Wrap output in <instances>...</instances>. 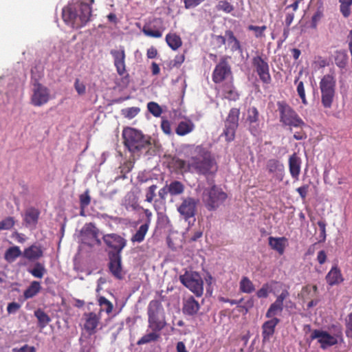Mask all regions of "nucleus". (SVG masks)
Listing matches in <instances>:
<instances>
[{
  "label": "nucleus",
  "mask_w": 352,
  "mask_h": 352,
  "mask_svg": "<svg viewBox=\"0 0 352 352\" xmlns=\"http://www.w3.org/2000/svg\"><path fill=\"white\" fill-rule=\"evenodd\" d=\"M252 65L263 83L267 85L271 83L272 77L267 58H264L261 56H254L252 59Z\"/></svg>",
  "instance_id": "obj_10"
},
{
  "label": "nucleus",
  "mask_w": 352,
  "mask_h": 352,
  "mask_svg": "<svg viewBox=\"0 0 352 352\" xmlns=\"http://www.w3.org/2000/svg\"><path fill=\"white\" fill-rule=\"evenodd\" d=\"M270 290V287L268 283H265L263 285L261 289H259L256 292V296L258 298H266Z\"/></svg>",
  "instance_id": "obj_57"
},
{
  "label": "nucleus",
  "mask_w": 352,
  "mask_h": 352,
  "mask_svg": "<svg viewBox=\"0 0 352 352\" xmlns=\"http://www.w3.org/2000/svg\"><path fill=\"white\" fill-rule=\"evenodd\" d=\"M200 306L194 297L190 296L184 301L182 311L184 314L188 316H194L199 310Z\"/></svg>",
  "instance_id": "obj_24"
},
{
  "label": "nucleus",
  "mask_w": 352,
  "mask_h": 352,
  "mask_svg": "<svg viewBox=\"0 0 352 352\" xmlns=\"http://www.w3.org/2000/svg\"><path fill=\"white\" fill-rule=\"evenodd\" d=\"M340 3V10L344 17L347 18L351 14L352 0H339Z\"/></svg>",
  "instance_id": "obj_44"
},
{
  "label": "nucleus",
  "mask_w": 352,
  "mask_h": 352,
  "mask_svg": "<svg viewBox=\"0 0 352 352\" xmlns=\"http://www.w3.org/2000/svg\"><path fill=\"white\" fill-rule=\"evenodd\" d=\"M301 159L296 153L290 155L289 158V170L292 178L298 179L300 173Z\"/></svg>",
  "instance_id": "obj_23"
},
{
  "label": "nucleus",
  "mask_w": 352,
  "mask_h": 352,
  "mask_svg": "<svg viewBox=\"0 0 352 352\" xmlns=\"http://www.w3.org/2000/svg\"><path fill=\"white\" fill-rule=\"evenodd\" d=\"M226 37L227 38L226 42L230 51L232 52H243V47L239 40L235 36L234 32L230 30L225 31Z\"/></svg>",
  "instance_id": "obj_25"
},
{
  "label": "nucleus",
  "mask_w": 352,
  "mask_h": 352,
  "mask_svg": "<svg viewBox=\"0 0 352 352\" xmlns=\"http://www.w3.org/2000/svg\"><path fill=\"white\" fill-rule=\"evenodd\" d=\"M85 319L84 328L89 336L96 333V329L98 326L101 316L100 313L94 312L85 313L83 315Z\"/></svg>",
  "instance_id": "obj_19"
},
{
  "label": "nucleus",
  "mask_w": 352,
  "mask_h": 352,
  "mask_svg": "<svg viewBox=\"0 0 352 352\" xmlns=\"http://www.w3.org/2000/svg\"><path fill=\"white\" fill-rule=\"evenodd\" d=\"M148 327L151 331H161L166 325L164 307L159 300L150 301L148 308Z\"/></svg>",
  "instance_id": "obj_3"
},
{
  "label": "nucleus",
  "mask_w": 352,
  "mask_h": 352,
  "mask_svg": "<svg viewBox=\"0 0 352 352\" xmlns=\"http://www.w3.org/2000/svg\"><path fill=\"white\" fill-rule=\"evenodd\" d=\"M226 199L227 194L216 185L206 188L203 193V201L209 210H214L218 208Z\"/></svg>",
  "instance_id": "obj_7"
},
{
  "label": "nucleus",
  "mask_w": 352,
  "mask_h": 352,
  "mask_svg": "<svg viewBox=\"0 0 352 352\" xmlns=\"http://www.w3.org/2000/svg\"><path fill=\"white\" fill-rule=\"evenodd\" d=\"M269 245L274 250L278 252L279 254L282 255L284 253L285 248L286 246V242L287 241V238L283 237H273L270 236Z\"/></svg>",
  "instance_id": "obj_28"
},
{
  "label": "nucleus",
  "mask_w": 352,
  "mask_h": 352,
  "mask_svg": "<svg viewBox=\"0 0 352 352\" xmlns=\"http://www.w3.org/2000/svg\"><path fill=\"white\" fill-rule=\"evenodd\" d=\"M167 45L173 50H177L182 45V41L179 36L175 33H168L166 36Z\"/></svg>",
  "instance_id": "obj_30"
},
{
  "label": "nucleus",
  "mask_w": 352,
  "mask_h": 352,
  "mask_svg": "<svg viewBox=\"0 0 352 352\" xmlns=\"http://www.w3.org/2000/svg\"><path fill=\"white\" fill-rule=\"evenodd\" d=\"M102 239L106 245L113 250L109 253H117L121 255L122 250L126 245V240L117 234H105Z\"/></svg>",
  "instance_id": "obj_13"
},
{
  "label": "nucleus",
  "mask_w": 352,
  "mask_h": 352,
  "mask_svg": "<svg viewBox=\"0 0 352 352\" xmlns=\"http://www.w3.org/2000/svg\"><path fill=\"white\" fill-rule=\"evenodd\" d=\"M217 9L219 11H223L225 13H230L234 10V6L226 0L219 1L217 5Z\"/></svg>",
  "instance_id": "obj_50"
},
{
  "label": "nucleus",
  "mask_w": 352,
  "mask_h": 352,
  "mask_svg": "<svg viewBox=\"0 0 352 352\" xmlns=\"http://www.w3.org/2000/svg\"><path fill=\"white\" fill-rule=\"evenodd\" d=\"M80 206L82 207H87L91 203V197L89 195V190H87L84 193L79 196Z\"/></svg>",
  "instance_id": "obj_56"
},
{
  "label": "nucleus",
  "mask_w": 352,
  "mask_h": 352,
  "mask_svg": "<svg viewBox=\"0 0 352 352\" xmlns=\"http://www.w3.org/2000/svg\"><path fill=\"white\" fill-rule=\"evenodd\" d=\"M148 111L155 117H159L162 113L161 107L155 102H150L147 104Z\"/></svg>",
  "instance_id": "obj_52"
},
{
  "label": "nucleus",
  "mask_w": 352,
  "mask_h": 352,
  "mask_svg": "<svg viewBox=\"0 0 352 352\" xmlns=\"http://www.w3.org/2000/svg\"><path fill=\"white\" fill-rule=\"evenodd\" d=\"M109 270L112 276L118 280L124 278V272L122 265V256L117 253H108Z\"/></svg>",
  "instance_id": "obj_15"
},
{
  "label": "nucleus",
  "mask_w": 352,
  "mask_h": 352,
  "mask_svg": "<svg viewBox=\"0 0 352 352\" xmlns=\"http://www.w3.org/2000/svg\"><path fill=\"white\" fill-rule=\"evenodd\" d=\"M21 305L16 302L8 303L7 306V312L8 314H16L20 309Z\"/></svg>",
  "instance_id": "obj_59"
},
{
  "label": "nucleus",
  "mask_w": 352,
  "mask_h": 352,
  "mask_svg": "<svg viewBox=\"0 0 352 352\" xmlns=\"http://www.w3.org/2000/svg\"><path fill=\"white\" fill-rule=\"evenodd\" d=\"M280 322L278 318H270L262 325V336L264 341L269 340L275 331V327Z\"/></svg>",
  "instance_id": "obj_21"
},
{
  "label": "nucleus",
  "mask_w": 352,
  "mask_h": 352,
  "mask_svg": "<svg viewBox=\"0 0 352 352\" xmlns=\"http://www.w3.org/2000/svg\"><path fill=\"white\" fill-rule=\"evenodd\" d=\"M180 282L196 296L200 297L204 293V281L200 274L196 272H186L179 276Z\"/></svg>",
  "instance_id": "obj_8"
},
{
  "label": "nucleus",
  "mask_w": 352,
  "mask_h": 352,
  "mask_svg": "<svg viewBox=\"0 0 352 352\" xmlns=\"http://www.w3.org/2000/svg\"><path fill=\"white\" fill-rule=\"evenodd\" d=\"M98 303L100 306V314L101 311H104L107 314L111 313L113 306V304L104 296H100L98 299Z\"/></svg>",
  "instance_id": "obj_45"
},
{
  "label": "nucleus",
  "mask_w": 352,
  "mask_h": 352,
  "mask_svg": "<svg viewBox=\"0 0 352 352\" xmlns=\"http://www.w3.org/2000/svg\"><path fill=\"white\" fill-rule=\"evenodd\" d=\"M85 231L87 234H89L94 239H97L99 234V230L95 226L94 223H89L86 225L85 228Z\"/></svg>",
  "instance_id": "obj_55"
},
{
  "label": "nucleus",
  "mask_w": 352,
  "mask_h": 352,
  "mask_svg": "<svg viewBox=\"0 0 352 352\" xmlns=\"http://www.w3.org/2000/svg\"><path fill=\"white\" fill-rule=\"evenodd\" d=\"M194 129L195 124L190 120L182 121L178 124L175 133L179 136H184L192 132Z\"/></svg>",
  "instance_id": "obj_29"
},
{
  "label": "nucleus",
  "mask_w": 352,
  "mask_h": 352,
  "mask_svg": "<svg viewBox=\"0 0 352 352\" xmlns=\"http://www.w3.org/2000/svg\"><path fill=\"white\" fill-rule=\"evenodd\" d=\"M325 279L330 286L339 285L344 280L341 271L337 265L331 267L330 271L327 273Z\"/></svg>",
  "instance_id": "obj_22"
},
{
  "label": "nucleus",
  "mask_w": 352,
  "mask_h": 352,
  "mask_svg": "<svg viewBox=\"0 0 352 352\" xmlns=\"http://www.w3.org/2000/svg\"><path fill=\"white\" fill-rule=\"evenodd\" d=\"M240 291L243 293L250 294L255 290L253 283L246 276H243L239 283Z\"/></svg>",
  "instance_id": "obj_41"
},
{
  "label": "nucleus",
  "mask_w": 352,
  "mask_h": 352,
  "mask_svg": "<svg viewBox=\"0 0 352 352\" xmlns=\"http://www.w3.org/2000/svg\"><path fill=\"white\" fill-rule=\"evenodd\" d=\"M74 88L79 95H82L85 93L86 87L83 82H81L78 78L76 79L74 82Z\"/></svg>",
  "instance_id": "obj_60"
},
{
  "label": "nucleus",
  "mask_w": 352,
  "mask_h": 352,
  "mask_svg": "<svg viewBox=\"0 0 352 352\" xmlns=\"http://www.w3.org/2000/svg\"><path fill=\"white\" fill-rule=\"evenodd\" d=\"M299 78H296L294 80V83L297 85L296 91L298 95L300 98L302 102L304 104H307V101L306 99L305 90L304 87V83L302 81H298Z\"/></svg>",
  "instance_id": "obj_47"
},
{
  "label": "nucleus",
  "mask_w": 352,
  "mask_h": 352,
  "mask_svg": "<svg viewBox=\"0 0 352 352\" xmlns=\"http://www.w3.org/2000/svg\"><path fill=\"white\" fill-rule=\"evenodd\" d=\"M22 254V252L18 246H13L9 248L5 252L4 258L9 262L14 261L19 256Z\"/></svg>",
  "instance_id": "obj_36"
},
{
  "label": "nucleus",
  "mask_w": 352,
  "mask_h": 352,
  "mask_svg": "<svg viewBox=\"0 0 352 352\" xmlns=\"http://www.w3.org/2000/svg\"><path fill=\"white\" fill-rule=\"evenodd\" d=\"M248 30L250 31H253L254 33V36L256 38H263L265 37V32L267 30V26H257L254 25H250L248 27Z\"/></svg>",
  "instance_id": "obj_46"
},
{
  "label": "nucleus",
  "mask_w": 352,
  "mask_h": 352,
  "mask_svg": "<svg viewBox=\"0 0 352 352\" xmlns=\"http://www.w3.org/2000/svg\"><path fill=\"white\" fill-rule=\"evenodd\" d=\"M212 39L215 42V43L219 47H221V46L226 45V34L224 36L221 35H213Z\"/></svg>",
  "instance_id": "obj_63"
},
{
  "label": "nucleus",
  "mask_w": 352,
  "mask_h": 352,
  "mask_svg": "<svg viewBox=\"0 0 352 352\" xmlns=\"http://www.w3.org/2000/svg\"><path fill=\"white\" fill-rule=\"evenodd\" d=\"M321 103L324 108L331 107L336 96V78L334 72L324 75L319 82Z\"/></svg>",
  "instance_id": "obj_6"
},
{
  "label": "nucleus",
  "mask_w": 352,
  "mask_h": 352,
  "mask_svg": "<svg viewBox=\"0 0 352 352\" xmlns=\"http://www.w3.org/2000/svg\"><path fill=\"white\" fill-rule=\"evenodd\" d=\"M238 126H233L226 124V129L223 131V134L227 141L230 142L234 139L235 132Z\"/></svg>",
  "instance_id": "obj_53"
},
{
  "label": "nucleus",
  "mask_w": 352,
  "mask_h": 352,
  "mask_svg": "<svg viewBox=\"0 0 352 352\" xmlns=\"http://www.w3.org/2000/svg\"><path fill=\"white\" fill-rule=\"evenodd\" d=\"M197 202L192 197L183 199L181 204L177 207V211L184 219L188 221L195 217L196 213Z\"/></svg>",
  "instance_id": "obj_16"
},
{
  "label": "nucleus",
  "mask_w": 352,
  "mask_h": 352,
  "mask_svg": "<svg viewBox=\"0 0 352 352\" xmlns=\"http://www.w3.org/2000/svg\"><path fill=\"white\" fill-rule=\"evenodd\" d=\"M41 289V287L39 282L36 280L32 281L23 292L24 298L27 300L33 298L40 292Z\"/></svg>",
  "instance_id": "obj_31"
},
{
  "label": "nucleus",
  "mask_w": 352,
  "mask_h": 352,
  "mask_svg": "<svg viewBox=\"0 0 352 352\" xmlns=\"http://www.w3.org/2000/svg\"><path fill=\"white\" fill-rule=\"evenodd\" d=\"M139 107H133L122 109V115L126 118L132 119L135 118L140 112Z\"/></svg>",
  "instance_id": "obj_54"
},
{
  "label": "nucleus",
  "mask_w": 352,
  "mask_h": 352,
  "mask_svg": "<svg viewBox=\"0 0 352 352\" xmlns=\"http://www.w3.org/2000/svg\"><path fill=\"white\" fill-rule=\"evenodd\" d=\"M160 331H151V332L145 334L143 336L138 342V345L145 344L149 343L151 342H155L158 340L160 338Z\"/></svg>",
  "instance_id": "obj_40"
},
{
  "label": "nucleus",
  "mask_w": 352,
  "mask_h": 352,
  "mask_svg": "<svg viewBox=\"0 0 352 352\" xmlns=\"http://www.w3.org/2000/svg\"><path fill=\"white\" fill-rule=\"evenodd\" d=\"M15 225V219L13 217H7L0 221V231L10 230Z\"/></svg>",
  "instance_id": "obj_48"
},
{
  "label": "nucleus",
  "mask_w": 352,
  "mask_h": 352,
  "mask_svg": "<svg viewBox=\"0 0 352 352\" xmlns=\"http://www.w3.org/2000/svg\"><path fill=\"white\" fill-rule=\"evenodd\" d=\"M277 106L280 114V122L283 125L289 126L291 131L293 127L303 129L306 126L302 119L285 101H278Z\"/></svg>",
  "instance_id": "obj_5"
},
{
  "label": "nucleus",
  "mask_w": 352,
  "mask_h": 352,
  "mask_svg": "<svg viewBox=\"0 0 352 352\" xmlns=\"http://www.w3.org/2000/svg\"><path fill=\"white\" fill-rule=\"evenodd\" d=\"M124 206L127 210H138L142 208L138 204V198L133 195H128L125 197Z\"/></svg>",
  "instance_id": "obj_37"
},
{
  "label": "nucleus",
  "mask_w": 352,
  "mask_h": 352,
  "mask_svg": "<svg viewBox=\"0 0 352 352\" xmlns=\"http://www.w3.org/2000/svg\"><path fill=\"white\" fill-rule=\"evenodd\" d=\"M259 113L255 107H250L248 109L247 120L250 124L255 123L258 120Z\"/></svg>",
  "instance_id": "obj_51"
},
{
  "label": "nucleus",
  "mask_w": 352,
  "mask_h": 352,
  "mask_svg": "<svg viewBox=\"0 0 352 352\" xmlns=\"http://www.w3.org/2000/svg\"><path fill=\"white\" fill-rule=\"evenodd\" d=\"M228 56H222L212 72V81L216 84L222 82L230 76L232 77V69L228 63Z\"/></svg>",
  "instance_id": "obj_11"
},
{
  "label": "nucleus",
  "mask_w": 352,
  "mask_h": 352,
  "mask_svg": "<svg viewBox=\"0 0 352 352\" xmlns=\"http://www.w3.org/2000/svg\"><path fill=\"white\" fill-rule=\"evenodd\" d=\"M167 186L169 189L168 191H169V194H170L172 196H176L182 194L185 189L184 185L179 181H173Z\"/></svg>",
  "instance_id": "obj_39"
},
{
  "label": "nucleus",
  "mask_w": 352,
  "mask_h": 352,
  "mask_svg": "<svg viewBox=\"0 0 352 352\" xmlns=\"http://www.w3.org/2000/svg\"><path fill=\"white\" fill-rule=\"evenodd\" d=\"M34 316L38 320V325L41 329L45 328L51 321L50 316L41 309L36 310Z\"/></svg>",
  "instance_id": "obj_33"
},
{
  "label": "nucleus",
  "mask_w": 352,
  "mask_h": 352,
  "mask_svg": "<svg viewBox=\"0 0 352 352\" xmlns=\"http://www.w3.org/2000/svg\"><path fill=\"white\" fill-rule=\"evenodd\" d=\"M240 110L238 108H232L228 113L226 120V124L232 125L233 126H239Z\"/></svg>",
  "instance_id": "obj_38"
},
{
  "label": "nucleus",
  "mask_w": 352,
  "mask_h": 352,
  "mask_svg": "<svg viewBox=\"0 0 352 352\" xmlns=\"http://www.w3.org/2000/svg\"><path fill=\"white\" fill-rule=\"evenodd\" d=\"M149 226H148V223H144L142 224L138 230L136 231V232L131 236V241L132 242H137V243H141L144 240L145 235L146 234L148 230Z\"/></svg>",
  "instance_id": "obj_35"
},
{
  "label": "nucleus",
  "mask_w": 352,
  "mask_h": 352,
  "mask_svg": "<svg viewBox=\"0 0 352 352\" xmlns=\"http://www.w3.org/2000/svg\"><path fill=\"white\" fill-rule=\"evenodd\" d=\"M50 98V90L44 85L36 83L34 86L31 97V102L35 107H41L46 104Z\"/></svg>",
  "instance_id": "obj_14"
},
{
  "label": "nucleus",
  "mask_w": 352,
  "mask_h": 352,
  "mask_svg": "<svg viewBox=\"0 0 352 352\" xmlns=\"http://www.w3.org/2000/svg\"><path fill=\"white\" fill-rule=\"evenodd\" d=\"M182 153L186 159H191L192 172L207 178L213 177L218 170V165L211 152L203 145L188 144L183 147Z\"/></svg>",
  "instance_id": "obj_1"
},
{
  "label": "nucleus",
  "mask_w": 352,
  "mask_h": 352,
  "mask_svg": "<svg viewBox=\"0 0 352 352\" xmlns=\"http://www.w3.org/2000/svg\"><path fill=\"white\" fill-rule=\"evenodd\" d=\"M155 29L153 30L150 25L146 24L144 25L142 28V32L144 35L153 38H160L162 36V32L164 30V28L162 27L156 28V26L153 27Z\"/></svg>",
  "instance_id": "obj_34"
},
{
  "label": "nucleus",
  "mask_w": 352,
  "mask_h": 352,
  "mask_svg": "<svg viewBox=\"0 0 352 352\" xmlns=\"http://www.w3.org/2000/svg\"><path fill=\"white\" fill-rule=\"evenodd\" d=\"M41 212L40 210L33 206L27 208L23 214V221L25 226L31 230L36 229Z\"/></svg>",
  "instance_id": "obj_18"
},
{
  "label": "nucleus",
  "mask_w": 352,
  "mask_h": 352,
  "mask_svg": "<svg viewBox=\"0 0 352 352\" xmlns=\"http://www.w3.org/2000/svg\"><path fill=\"white\" fill-rule=\"evenodd\" d=\"M124 143L129 151L135 153L151 145V138L133 128H126L122 132Z\"/></svg>",
  "instance_id": "obj_4"
},
{
  "label": "nucleus",
  "mask_w": 352,
  "mask_h": 352,
  "mask_svg": "<svg viewBox=\"0 0 352 352\" xmlns=\"http://www.w3.org/2000/svg\"><path fill=\"white\" fill-rule=\"evenodd\" d=\"M157 188V186L155 184L151 185L147 188L146 193V201L148 203H151L155 197V191Z\"/></svg>",
  "instance_id": "obj_58"
},
{
  "label": "nucleus",
  "mask_w": 352,
  "mask_h": 352,
  "mask_svg": "<svg viewBox=\"0 0 352 352\" xmlns=\"http://www.w3.org/2000/svg\"><path fill=\"white\" fill-rule=\"evenodd\" d=\"M346 334L347 336H349V333H352V312L350 313L347 318H346Z\"/></svg>",
  "instance_id": "obj_64"
},
{
  "label": "nucleus",
  "mask_w": 352,
  "mask_h": 352,
  "mask_svg": "<svg viewBox=\"0 0 352 352\" xmlns=\"http://www.w3.org/2000/svg\"><path fill=\"white\" fill-rule=\"evenodd\" d=\"M91 15L90 4L80 0L69 4L62 11L63 21L76 29L85 26L89 21Z\"/></svg>",
  "instance_id": "obj_2"
},
{
  "label": "nucleus",
  "mask_w": 352,
  "mask_h": 352,
  "mask_svg": "<svg viewBox=\"0 0 352 352\" xmlns=\"http://www.w3.org/2000/svg\"><path fill=\"white\" fill-rule=\"evenodd\" d=\"M43 255V252L41 246L32 245L25 248L23 252V256L30 260L34 261L40 258Z\"/></svg>",
  "instance_id": "obj_26"
},
{
  "label": "nucleus",
  "mask_w": 352,
  "mask_h": 352,
  "mask_svg": "<svg viewBox=\"0 0 352 352\" xmlns=\"http://www.w3.org/2000/svg\"><path fill=\"white\" fill-rule=\"evenodd\" d=\"M318 227L320 228V241H324L326 239V223L324 221H318L317 223Z\"/></svg>",
  "instance_id": "obj_61"
},
{
  "label": "nucleus",
  "mask_w": 352,
  "mask_h": 352,
  "mask_svg": "<svg viewBox=\"0 0 352 352\" xmlns=\"http://www.w3.org/2000/svg\"><path fill=\"white\" fill-rule=\"evenodd\" d=\"M267 170L269 173H283L284 171V166L276 159H270L266 164Z\"/></svg>",
  "instance_id": "obj_32"
},
{
  "label": "nucleus",
  "mask_w": 352,
  "mask_h": 352,
  "mask_svg": "<svg viewBox=\"0 0 352 352\" xmlns=\"http://www.w3.org/2000/svg\"><path fill=\"white\" fill-rule=\"evenodd\" d=\"M28 272L35 278H41L46 273V270L43 264L37 262L34 264V267L32 270H29Z\"/></svg>",
  "instance_id": "obj_42"
},
{
  "label": "nucleus",
  "mask_w": 352,
  "mask_h": 352,
  "mask_svg": "<svg viewBox=\"0 0 352 352\" xmlns=\"http://www.w3.org/2000/svg\"><path fill=\"white\" fill-rule=\"evenodd\" d=\"M311 340H317L322 349H327L338 343V339H342V333L331 335L327 331L322 329H314L310 336Z\"/></svg>",
  "instance_id": "obj_9"
},
{
  "label": "nucleus",
  "mask_w": 352,
  "mask_h": 352,
  "mask_svg": "<svg viewBox=\"0 0 352 352\" xmlns=\"http://www.w3.org/2000/svg\"><path fill=\"white\" fill-rule=\"evenodd\" d=\"M12 352H36V348L33 346H30L28 344H24L20 348H13L12 350Z\"/></svg>",
  "instance_id": "obj_62"
},
{
  "label": "nucleus",
  "mask_w": 352,
  "mask_h": 352,
  "mask_svg": "<svg viewBox=\"0 0 352 352\" xmlns=\"http://www.w3.org/2000/svg\"><path fill=\"white\" fill-rule=\"evenodd\" d=\"M187 160L188 161H186L184 159L179 158L178 156H173L168 162V166L175 172L182 174L192 172L191 159Z\"/></svg>",
  "instance_id": "obj_20"
},
{
  "label": "nucleus",
  "mask_w": 352,
  "mask_h": 352,
  "mask_svg": "<svg viewBox=\"0 0 352 352\" xmlns=\"http://www.w3.org/2000/svg\"><path fill=\"white\" fill-rule=\"evenodd\" d=\"M336 64L340 68H344L348 61V56L345 52H338L335 58Z\"/></svg>",
  "instance_id": "obj_49"
},
{
  "label": "nucleus",
  "mask_w": 352,
  "mask_h": 352,
  "mask_svg": "<svg viewBox=\"0 0 352 352\" xmlns=\"http://www.w3.org/2000/svg\"><path fill=\"white\" fill-rule=\"evenodd\" d=\"M323 5L322 3H320V6L318 7L317 10L314 13V14L311 17V28L316 29L317 28L318 22L323 17Z\"/></svg>",
  "instance_id": "obj_43"
},
{
  "label": "nucleus",
  "mask_w": 352,
  "mask_h": 352,
  "mask_svg": "<svg viewBox=\"0 0 352 352\" xmlns=\"http://www.w3.org/2000/svg\"><path fill=\"white\" fill-rule=\"evenodd\" d=\"M289 296V293L287 289L283 290L280 294L277 296L276 300L270 305L265 314V317L273 318H276V315L281 314L284 308L283 302Z\"/></svg>",
  "instance_id": "obj_17"
},
{
  "label": "nucleus",
  "mask_w": 352,
  "mask_h": 352,
  "mask_svg": "<svg viewBox=\"0 0 352 352\" xmlns=\"http://www.w3.org/2000/svg\"><path fill=\"white\" fill-rule=\"evenodd\" d=\"M110 54L113 59V65L116 67L117 74L124 78H129V75L126 71V53L124 46H120L118 50H111Z\"/></svg>",
  "instance_id": "obj_12"
},
{
  "label": "nucleus",
  "mask_w": 352,
  "mask_h": 352,
  "mask_svg": "<svg viewBox=\"0 0 352 352\" xmlns=\"http://www.w3.org/2000/svg\"><path fill=\"white\" fill-rule=\"evenodd\" d=\"M222 92L223 98L228 100L236 101L239 98V94L232 81L223 85Z\"/></svg>",
  "instance_id": "obj_27"
}]
</instances>
